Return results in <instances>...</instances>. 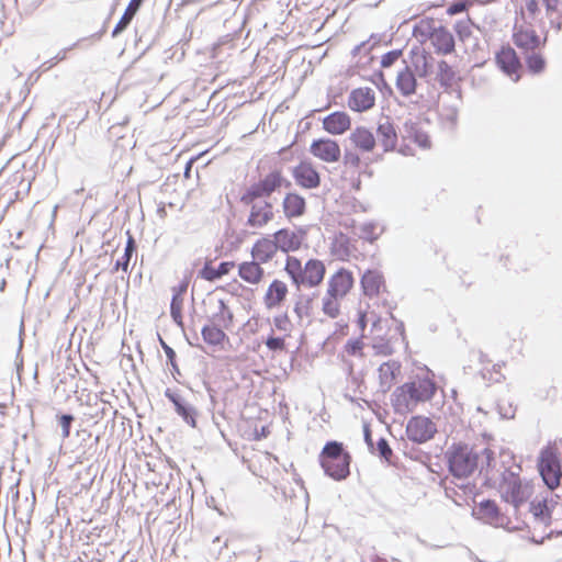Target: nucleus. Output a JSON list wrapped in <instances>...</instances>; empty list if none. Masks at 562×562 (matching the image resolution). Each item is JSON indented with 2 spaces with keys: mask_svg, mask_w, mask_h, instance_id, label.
<instances>
[{
  "mask_svg": "<svg viewBox=\"0 0 562 562\" xmlns=\"http://www.w3.org/2000/svg\"><path fill=\"white\" fill-rule=\"evenodd\" d=\"M445 459L454 479H467L480 469V474L484 475V479L492 480L495 453L490 448L477 449L465 442H453L445 452Z\"/></svg>",
  "mask_w": 562,
  "mask_h": 562,
  "instance_id": "obj_1",
  "label": "nucleus"
},
{
  "mask_svg": "<svg viewBox=\"0 0 562 562\" xmlns=\"http://www.w3.org/2000/svg\"><path fill=\"white\" fill-rule=\"evenodd\" d=\"M505 462L503 461L502 471L496 473L493 470L491 471L492 480L485 479L484 484L495 487L501 498L512 505L515 513H517L519 507L527 502V493L520 477L522 468L520 463L505 467Z\"/></svg>",
  "mask_w": 562,
  "mask_h": 562,
  "instance_id": "obj_2",
  "label": "nucleus"
},
{
  "mask_svg": "<svg viewBox=\"0 0 562 562\" xmlns=\"http://www.w3.org/2000/svg\"><path fill=\"white\" fill-rule=\"evenodd\" d=\"M436 391L437 385L431 379H417L397 386L391 396V401L396 412L412 411L411 405L430 401Z\"/></svg>",
  "mask_w": 562,
  "mask_h": 562,
  "instance_id": "obj_3",
  "label": "nucleus"
},
{
  "mask_svg": "<svg viewBox=\"0 0 562 562\" xmlns=\"http://www.w3.org/2000/svg\"><path fill=\"white\" fill-rule=\"evenodd\" d=\"M351 454L344 443L330 440L319 453V464L324 473L334 481H345L350 475Z\"/></svg>",
  "mask_w": 562,
  "mask_h": 562,
  "instance_id": "obj_4",
  "label": "nucleus"
},
{
  "mask_svg": "<svg viewBox=\"0 0 562 562\" xmlns=\"http://www.w3.org/2000/svg\"><path fill=\"white\" fill-rule=\"evenodd\" d=\"M282 171L273 169L259 181L250 184L240 195L241 203H251L252 201L270 198L272 193L281 188Z\"/></svg>",
  "mask_w": 562,
  "mask_h": 562,
  "instance_id": "obj_5",
  "label": "nucleus"
},
{
  "mask_svg": "<svg viewBox=\"0 0 562 562\" xmlns=\"http://www.w3.org/2000/svg\"><path fill=\"white\" fill-rule=\"evenodd\" d=\"M538 470L550 491H554L560 485L562 471L558 453L554 449L547 448L541 451Z\"/></svg>",
  "mask_w": 562,
  "mask_h": 562,
  "instance_id": "obj_6",
  "label": "nucleus"
},
{
  "mask_svg": "<svg viewBox=\"0 0 562 562\" xmlns=\"http://www.w3.org/2000/svg\"><path fill=\"white\" fill-rule=\"evenodd\" d=\"M495 63L498 69L513 82L521 79L524 66L518 54L510 45H503L495 53Z\"/></svg>",
  "mask_w": 562,
  "mask_h": 562,
  "instance_id": "obj_7",
  "label": "nucleus"
},
{
  "mask_svg": "<svg viewBox=\"0 0 562 562\" xmlns=\"http://www.w3.org/2000/svg\"><path fill=\"white\" fill-rule=\"evenodd\" d=\"M405 431L412 442L422 445L434 438L437 427L429 417L416 415L409 418Z\"/></svg>",
  "mask_w": 562,
  "mask_h": 562,
  "instance_id": "obj_8",
  "label": "nucleus"
},
{
  "mask_svg": "<svg viewBox=\"0 0 562 562\" xmlns=\"http://www.w3.org/2000/svg\"><path fill=\"white\" fill-rule=\"evenodd\" d=\"M472 515L493 527L509 528L508 518L501 512L498 505L493 499H484L473 509Z\"/></svg>",
  "mask_w": 562,
  "mask_h": 562,
  "instance_id": "obj_9",
  "label": "nucleus"
},
{
  "mask_svg": "<svg viewBox=\"0 0 562 562\" xmlns=\"http://www.w3.org/2000/svg\"><path fill=\"white\" fill-rule=\"evenodd\" d=\"M243 204L250 206L246 225L252 228H262L274 218L273 204L268 200H257Z\"/></svg>",
  "mask_w": 562,
  "mask_h": 562,
  "instance_id": "obj_10",
  "label": "nucleus"
},
{
  "mask_svg": "<svg viewBox=\"0 0 562 562\" xmlns=\"http://www.w3.org/2000/svg\"><path fill=\"white\" fill-rule=\"evenodd\" d=\"M165 396L172 403L178 416H180L187 425L195 428L198 418L196 408L186 398H183L178 392L171 389H166Z\"/></svg>",
  "mask_w": 562,
  "mask_h": 562,
  "instance_id": "obj_11",
  "label": "nucleus"
},
{
  "mask_svg": "<svg viewBox=\"0 0 562 562\" xmlns=\"http://www.w3.org/2000/svg\"><path fill=\"white\" fill-rule=\"evenodd\" d=\"M271 236L274 240L277 249L284 254H289L300 249L305 236V231L300 228L297 232H294L290 228H281Z\"/></svg>",
  "mask_w": 562,
  "mask_h": 562,
  "instance_id": "obj_12",
  "label": "nucleus"
},
{
  "mask_svg": "<svg viewBox=\"0 0 562 562\" xmlns=\"http://www.w3.org/2000/svg\"><path fill=\"white\" fill-rule=\"evenodd\" d=\"M310 151L313 156L326 162H337L341 157L338 142L330 138L314 139L310 146Z\"/></svg>",
  "mask_w": 562,
  "mask_h": 562,
  "instance_id": "obj_13",
  "label": "nucleus"
},
{
  "mask_svg": "<svg viewBox=\"0 0 562 562\" xmlns=\"http://www.w3.org/2000/svg\"><path fill=\"white\" fill-rule=\"evenodd\" d=\"M292 176L296 184L304 189H316L321 186V175L310 161H301L293 167Z\"/></svg>",
  "mask_w": 562,
  "mask_h": 562,
  "instance_id": "obj_14",
  "label": "nucleus"
},
{
  "mask_svg": "<svg viewBox=\"0 0 562 562\" xmlns=\"http://www.w3.org/2000/svg\"><path fill=\"white\" fill-rule=\"evenodd\" d=\"M353 285L352 273L347 269H339L328 281L327 295L344 297Z\"/></svg>",
  "mask_w": 562,
  "mask_h": 562,
  "instance_id": "obj_15",
  "label": "nucleus"
},
{
  "mask_svg": "<svg viewBox=\"0 0 562 562\" xmlns=\"http://www.w3.org/2000/svg\"><path fill=\"white\" fill-rule=\"evenodd\" d=\"M375 104V94L371 88L353 89L348 97V106L356 112H366Z\"/></svg>",
  "mask_w": 562,
  "mask_h": 562,
  "instance_id": "obj_16",
  "label": "nucleus"
},
{
  "mask_svg": "<svg viewBox=\"0 0 562 562\" xmlns=\"http://www.w3.org/2000/svg\"><path fill=\"white\" fill-rule=\"evenodd\" d=\"M323 128L331 135H341L351 127V119L344 111H335L323 119Z\"/></svg>",
  "mask_w": 562,
  "mask_h": 562,
  "instance_id": "obj_17",
  "label": "nucleus"
},
{
  "mask_svg": "<svg viewBox=\"0 0 562 562\" xmlns=\"http://www.w3.org/2000/svg\"><path fill=\"white\" fill-rule=\"evenodd\" d=\"M288 293V285L283 281L274 279L269 284L267 292L265 294V306L268 310H273L281 306V304L285 301Z\"/></svg>",
  "mask_w": 562,
  "mask_h": 562,
  "instance_id": "obj_18",
  "label": "nucleus"
},
{
  "mask_svg": "<svg viewBox=\"0 0 562 562\" xmlns=\"http://www.w3.org/2000/svg\"><path fill=\"white\" fill-rule=\"evenodd\" d=\"M282 209L288 220L301 217L306 212V200L296 192H288L283 198Z\"/></svg>",
  "mask_w": 562,
  "mask_h": 562,
  "instance_id": "obj_19",
  "label": "nucleus"
},
{
  "mask_svg": "<svg viewBox=\"0 0 562 562\" xmlns=\"http://www.w3.org/2000/svg\"><path fill=\"white\" fill-rule=\"evenodd\" d=\"M326 273L325 265L318 259H310L304 265L302 274V285L316 286L318 285Z\"/></svg>",
  "mask_w": 562,
  "mask_h": 562,
  "instance_id": "obj_20",
  "label": "nucleus"
},
{
  "mask_svg": "<svg viewBox=\"0 0 562 562\" xmlns=\"http://www.w3.org/2000/svg\"><path fill=\"white\" fill-rule=\"evenodd\" d=\"M278 249L271 235L259 238L251 248L252 259L259 263H267L272 260Z\"/></svg>",
  "mask_w": 562,
  "mask_h": 562,
  "instance_id": "obj_21",
  "label": "nucleus"
},
{
  "mask_svg": "<svg viewBox=\"0 0 562 562\" xmlns=\"http://www.w3.org/2000/svg\"><path fill=\"white\" fill-rule=\"evenodd\" d=\"M401 371V363L395 360L383 362L379 369L380 390L386 393L391 390L394 384L397 374Z\"/></svg>",
  "mask_w": 562,
  "mask_h": 562,
  "instance_id": "obj_22",
  "label": "nucleus"
},
{
  "mask_svg": "<svg viewBox=\"0 0 562 562\" xmlns=\"http://www.w3.org/2000/svg\"><path fill=\"white\" fill-rule=\"evenodd\" d=\"M438 54L448 55L454 52V37L451 32L440 25L430 38Z\"/></svg>",
  "mask_w": 562,
  "mask_h": 562,
  "instance_id": "obj_23",
  "label": "nucleus"
},
{
  "mask_svg": "<svg viewBox=\"0 0 562 562\" xmlns=\"http://www.w3.org/2000/svg\"><path fill=\"white\" fill-rule=\"evenodd\" d=\"M376 134L383 146L384 153L395 149L397 145V133L389 117H385L384 122H380L378 124Z\"/></svg>",
  "mask_w": 562,
  "mask_h": 562,
  "instance_id": "obj_24",
  "label": "nucleus"
},
{
  "mask_svg": "<svg viewBox=\"0 0 562 562\" xmlns=\"http://www.w3.org/2000/svg\"><path fill=\"white\" fill-rule=\"evenodd\" d=\"M262 263L252 259L238 265V276L250 284H258L265 277Z\"/></svg>",
  "mask_w": 562,
  "mask_h": 562,
  "instance_id": "obj_25",
  "label": "nucleus"
},
{
  "mask_svg": "<svg viewBox=\"0 0 562 562\" xmlns=\"http://www.w3.org/2000/svg\"><path fill=\"white\" fill-rule=\"evenodd\" d=\"M360 283L363 294L373 297L379 294L381 286L384 284L383 274L378 270H367L362 274Z\"/></svg>",
  "mask_w": 562,
  "mask_h": 562,
  "instance_id": "obj_26",
  "label": "nucleus"
},
{
  "mask_svg": "<svg viewBox=\"0 0 562 562\" xmlns=\"http://www.w3.org/2000/svg\"><path fill=\"white\" fill-rule=\"evenodd\" d=\"M349 139L358 149L364 153L372 151L375 146V137L373 133L363 126L355 128L351 132Z\"/></svg>",
  "mask_w": 562,
  "mask_h": 562,
  "instance_id": "obj_27",
  "label": "nucleus"
},
{
  "mask_svg": "<svg viewBox=\"0 0 562 562\" xmlns=\"http://www.w3.org/2000/svg\"><path fill=\"white\" fill-rule=\"evenodd\" d=\"M396 88L403 97H411L416 92L417 79L408 65L397 74Z\"/></svg>",
  "mask_w": 562,
  "mask_h": 562,
  "instance_id": "obj_28",
  "label": "nucleus"
},
{
  "mask_svg": "<svg viewBox=\"0 0 562 562\" xmlns=\"http://www.w3.org/2000/svg\"><path fill=\"white\" fill-rule=\"evenodd\" d=\"M94 398L95 403L93 405H88V412H86L85 415L94 419L95 423L105 417L113 422L117 415V411L114 409L110 403L98 401L97 395Z\"/></svg>",
  "mask_w": 562,
  "mask_h": 562,
  "instance_id": "obj_29",
  "label": "nucleus"
},
{
  "mask_svg": "<svg viewBox=\"0 0 562 562\" xmlns=\"http://www.w3.org/2000/svg\"><path fill=\"white\" fill-rule=\"evenodd\" d=\"M223 325H217L212 322V324H206L201 329V335L207 345L211 346H220L227 339V335L221 328Z\"/></svg>",
  "mask_w": 562,
  "mask_h": 562,
  "instance_id": "obj_30",
  "label": "nucleus"
},
{
  "mask_svg": "<svg viewBox=\"0 0 562 562\" xmlns=\"http://www.w3.org/2000/svg\"><path fill=\"white\" fill-rule=\"evenodd\" d=\"M404 132L408 138H412L422 148L430 147V138L418 125V123L408 120L403 125Z\"/></svg>",
  "mask_w": 562,
  "mask_h": 562,
  "instance_id": "obj_31",
  "label": "nucleus"
},
{
  "mask_svg": "<svg viewBox=\"0 0 562 562\" xmlns=\"http://www.w3.org/2000/svg\"><path fill=\"white\" fill-rule=\"evenodd\" d=\"M145 0H131L127 8L125 9V12L114 26L112 31V36L116 37L119 34H121L131 23L139 8L142 7L143 2Z\"/></svg>",
  "mask_w": 562,
  "mask_h": 562,
  "instance_id": "obj_32",
  "label": "nucleus"
},
{
  "mask_svg": "<svg viewBox=\"0 0 562 562\" xmlns=\"http://www.w3.org/2000/svg\"><path fill=\"white\" fill-rule=\"evenodd\" d=\"M438 26L434 18L422 19L413 27V36L419 38L422 43L431 38Z\"/></svg>",
  "mask_w": 562,
  "mask_h": 562,
  "instance_id": "obj_33",
  "label": "nucleus"
},
{
  "mask_svg": "<svg viewBox=\"0 0 562 562\" xmlns=\"http://www.w3.org/2000/svg\"><path fill=\"white\" fill-rule=\"evenodd\" d=\"M284 270L291 278L292 283L296 286V290L300 291L303 282L302 274L304 270L301 260L296 257L288 256Z\"/></svg>",
  "mask_w": 562,
  "mask_h": 562,
  "instance_id": "obj_34",
  "label": "nucleus"
},
{
  "mask_svg": "<svg viewBox=\"0 0 562 562\" xmlns=\"http://www.w3.org/2000/svg\"><path fill=\"white\" fill-rule=\"evenodd\" d=\"M411 53L415 56V58L413 60V65H414L415 71L418 75V77L419 78L428 77L432 71V63H431L434 60L432 57L425 53H422V54L415 53L414 49Z\"/></svg>",
  "mask_w": 562,
  "mask_h": 562,
  "instance_id": "obj_35",
  "label": "nucleus"
},
{
  "mask_svg": "<svg viewBox=\"0 0 562 562\" xmlns=\"http://www.w3.org/2000/svg\"><path fill=\"white\" fill-rule=\"evenodd\" d=\"M234 314L227 306L224 300H218V312L215 313L211 321L217 325H223L224 328L228 329L233 324Z\"/></svg>",
  "mask_w": 562,
  "mask_h": 562,
  "instance_id": "obj_36",
  "label": "nucleus"
},
{
  "mask_svg": "<svg viewBox=\"0 0 562 562\" xmlns=\"http://www.w3.org/2000/svg\"><path fill=\"white\" fill-rule=\"evenodd\" d=\"M456 78V72L452 67L446 61L440 60L438 63L437 80L440 86L445 89L451 88Z\"/></svg>",
  "mask_w": 562,
  "mask_h": 562,
  "instance_id": "obj_37",
  "label": "nucleus"
},
{
  "mask_svg": "<svg viewBox=\"0 0 562 562\" xmlns=\"http://www.w3.org/2000/svg\"><path fill=\"white\" fill-rule=\"evenodd\" d=\"M137 245L135 239L130 235L124 248V254H122V257L116 260L114 265V271H117L119 269H122L123 271H127L130 261L133 257V255L136 252Z\"/></svg>",
  "mask_w": 562,
  "mask_h": 562,
  "instance_id": "obj_38",
  "label": "nucleus"
},
{
  "mask_svg": "<svg viewBox=\"0 0 562 562\" xmlns=\"http://www.w3.org/2000/svg\"><path fill=\"white\" fill-rule=\"evenodd\" d=\"M531 512L537 524H548L550 519V508L547 498L533 501L531 504Z\"/></svg>",
  "mask_w": 562,
  "mask_h": 562,
  "instance_id": "obj_39",
  "label": "nucleus"
},
{
  "mask_svg": "<svg viewBox=\"0 0 562 562\" xmlns=\"http://www.w3.org/2000/svg\"><path fill=\"white\" fill-rule=\"evenodd\" d=\"M313 296L304 295L301 293V290L297 291L296 301L294 304V313L302 319L304 316H310V312L312 308Z\"/></svg>",
  "mask_w": 562,
  "mask_h": 562,
  "instance_id": "obj_40",
  "label": "nucleus"
},
{
  "mask_svg": "<svg viewBox=\"0 0 562 562\" xmlns=\"http://www.w3.org/2000/svg\"><path fill=\"white\" fill-rule=\"evenodd\" d=\"M158 341H159V345L160 347L162 348V350L165 351L166 353V357H167V364H169L171 367L170 371H171V374L173 375V378L177 379V375H181V372H180V369L178 367V363H177V353L176 351L173 350V348H171L164 339L160 335H158Z\"/></svg>",
  "mask_w": 562,
  "mask_h": 562,
  "instance_id": "obj_41",
  "label": "nucleus"
},
{
  "mask_svg": "<svg viewBox=\"0 0 562 562\" xmlns=\"http://www.w3.org/2000/svg\"><path fill=\"white\" fill-rule=\"evenodd\" d=\"M373 453H376L380 459L385 461L387 464H392L391 457L393 456V450L384 437H381L378 440Z\"/></svg>",
  "mask_w": 562,
  "mask_h": 562,
  "instance_id": "obj_42",
  "label": "nucleus"
},
{
  "mask_svg": "<svg viewBox=\"0 0 562 562\" xmlns=\"http://www.w3.org/2000/svg\"><path fill=\"white\" fill-rule=\"evenodd\" d=\"M338 296L326 295L323 299V312L331 318L339 314V304L337 303Z\"/></svg>",
  "mask_w": 562,
  "mask_h": 562,
  "instance_id": "obj_43",
  "label": "nucleus"
},
{
  "mask_svg": "<svg viewBox=\"0 0 562 562\" xmlns=\"http://www.w3.org/2000/svg\"><path fill=\"white\" fill-rule=\"evenodd\" d=\"M188 286L189 282L187 280H182L178 285L172 288L170 305H183V296L187 293Z\"/></svg>",
  "mask_w": 562,
  "mask_h": 562,
  "instance_id": "obj_44",
  "label": "nucleus"
},
{
  "mask_svg": "<svg viewBox=\"0 0 562 562\" xmlns=\"http://www.w3.org/2000/svg\"><path fill=\"white\" fill-rule=\"evenodd\" d=\"M471 25H472V22L470 19H468L465 21H458L454 24V31L460 41L464 42L472 35Z\"/></svg>",
  "mask_w": 562,
  "mask_h": 562,
  "instance_id": "obj_45",
  "label": "nucleus"
},
{
  "mask_svg": "<svg viewBox=\"0 0 562 562\" xmlns=\"http://www.w3.org/2000/svg\"><path fill=\"white\" fill-rule=\"evenodd\" d=\"M364 347V344L362 341V338L359 337V338H355V339H349L346 345H345V350L346 352L349 355V356H359V357H362L363 353H362V349Z\"/></svg>",
  "mask_w": 562,
  "mask_h": 562,
  "instance_id": "obj_46",
  "label": "nucleus"
},
{
  "mask_svg": "<svg viewBox=\"0 0 562 562\" xmlns=\"http://www.w3.org/2000/svg\"><path fill=\"white\" fill-rule=\"evenodd\" d=\"M199 277L205 281L214 282L220 280L216 268L211 265V261H206L203 268L199 271Z\"/></svg>",
  "mask_w": 562,
  "mask_h": 562,
  "instance_id": "obj_47",
  "label": "nucleus"
},
{
  "mask_svg": "<svg viewBox=\"0 0 562 562\" xmlns=\"http://www.w3.org/2000/svg\"><path fill=\"white\" fill-rule=\"evenodd\" d=\"M371 81L382 93H392L391 86L386 82L384 74L379 70L372 75Z\"/></svg>",
  "mask_w": 562,
  "mask_h": 562,
  "instance_id": "obj_48",
  "label": "nucleus"
},
{
  "mask_svg": "<svg viewBox=\"0 0 562 562\" xmlns=\"http://www.w3.org/2000/svg\"><path fill=\"white\" fill-rule=\"evenodd\" d=\"M402 55H403V49H393V50L385 53L381 58V67L390 68L400 59V57Z\"/></svg>",
  "mask_w": 562,
  "mask_h": 562,
  "instance_id": "obj_49",
  "label": "nucleus"
},
{
  "mask_svg": "<svg viewBox=\"0 0 562 562\" xmlns=\"http://www.w3.org/2000/svg\"><path fill=\"white\" fill-rule=\"evenodd\" d=\"M380 42V37L372 34L368 41L361 42L357 46L353 47L351 54L353 57L360 54L362 49H367L368 52L372 50L373 47Z\"/></svg>",
  "mask_w": 562,
  "mask_h": 562,
  "instance_id": "obj_50",
  "label": "nucleus"
},
{
  "mask_svg": "<svg viewBox=\"0 0 562 562\" xmlns=\"http://www.w3.org/2000/svg\"><path fill=\"white\" fill-rule=\"evenodd\" d=\"M265 345L271 351H281L285 348V340L283 337L274 336L271 334L267 337Z\"/></svg>",
  "mask_w": 562,
  "mask_h": 562,
  "instance_id": "obj_51",
  "label": "nucleus"
},
{
  "mask_svg": "<svg viewBox=\"0 0 562 562\" xmlns=\"http://www.w3.org/2000/svg\"><path fill=\"white\" fill-rule=\"evenodd\" d=\"M375 228L376 226L374 223H364L360 228V237L364 240L373 243L378 238V236L374 233Z\"/></svg>",
  "mask_w": 562,
  "mask_h": 562,
  "instance_id": "obj_52",
  "label": "nucleus"
},
{
  "mask_svg": "<svg viewBox=\"0 0 562 562\" xmlns=\"http://www.w3.org/2000/svg\"><path fill=\"white\" fill-rule=\"evenodd\" d=\"M546 61L543 57L539 54H533L529 56V70L538 74L544 69Z\"/></svg>",
  "mask_w": 562,
  "mask_h": 562,
  "instance_id": "obj_53",
  "label": "nucleus"
},
{
  "mask_svg": "<svg viewBox=\"0 0 562 562\" xmlns=\"http://www.w3.org/2000/svg\"><path fill=\"white\" fill-rule=\"evenodd\" d=\"M75 417L71 414H63L59 417V425L61 427L63 438H68L70 435V429Z\"/></svg>",
  "mask_w": 562,
  "mask_h": 562,
  "instance_id": "obj_54",
  "label": "nucleus"
},
{
  "mask_svg": "<svg viewBox=\"0 0 562 562\" xmlns=\"http://www.w3.org/2000/svg\"><path fill=\"white\" fill-rule=\"evenodd\" d=\"M501 370V364H494L493 366V372L487 370V369H482L481 370V375L484 380H488V381H494V382H499L501 379L503 378L502 373L499 372Z\"/></svg>",
  "mask_w": 562,
  "mask_h": 562,
  "instance_id": "obj_55",
  "label": "nucleus"
},
{
  "mask_svg": "<svg viewBox=\"0 0 562 562\" xmlns=\"http://www.w3.org/2000/svg\"><path fill=\"white\" fill-rule=\"evenodd\" d=\"M273 324L278 330L281 331H290L291 330V322L286 313L278 315L273 318Z\"/></svg>",
  "mask_w": 562,
  "mask_h": 562,
  "instance_id": "obj_56",
  "label": "nucleus"
},
{
  "mask_svg": "<svg viewBox=\"0 0 562 562\" xmlns=\"http://www.w3.org/2000/svg\"><path fill=\"white\" fill-rule=\"evenodd\" d=\"M468 10V3L465 0H457L450 3V5L447 9V13L449 15H456L462 12H465Z\"/></svg>",
  "mask_w": 562,
  "mask_h": 562,
  "instance_id": "obj_57",
  "label": "nucleus"
},
{
  "mask_svg": "<svg viewBox=\"0 0 562 562\" xmlns=\"http://www.w3.org/2000/svg\"><path fill=\"white\" fill-rule=\"evenodd\" d=\"M344 162L351 167H358L360 164V157L356 151L346 149L344 154Z\"/></svg>",
  "mask_w": 562,
  "mask_h": 562,
  "instance_id": "obj_58",
  "label": "nucleus"
},
{
  "mask_svg": "<svg viewBox=\"0 0 562 562\" xmlns=\"http://www.w3.org/2000/svg\"><path fill=\"white\" fill-rule=\"evenodd\" d=\"M170 316L179 327L183 328L182 306L170 305Z\"/></svg>",
  "mask_w": 562,
  "mask_h": 562,
  "instance_id": "obj_59",
  "label": "nucleus"
},
{
  "mask_svg": "<svg viewBox=\"0 0 562 562\" xmlns=\"http://www.w3.org/2000/svg\"><path fill=\"white\" fill-rule=\"evenodd\" d=\"M363 439L368 446L369 451L371 453H373L374 452V443H373V439H372V432H371L370 426L367 424L363 426Z\"/></svg>",
  "mask_w": 562,
  "mask_h": 562,
  "instance_id": "obj_60",
  "label": "nucleus"
},
{
  "mask_svg": "<svg viewBox=\"0 0 562 562\" xmlns=\"http://www.w3.org/2000/svg\"><path fill=\"white\" fill-rule=\"evenodd\" d=\"M234 266H235V263L233 261L220 262V265L216 267L220 278L228 274L231 272V270L234 268Z\"/></svg>",
  "mask_w": 562,
  "mask_h": 562,
  "instance_id": "obj_61",
  "label": "nucleus"
},
{
  "mask_svg": "<svg viewBox=\"0 0 562 562\" xmlns=\"http://www.w3.org/2000/svg\"><path fill=\"white\" fill-rule=\"evenodd\" d=\"M546 40V35L529 34V48L539 47L540 45L544 44Z\"/></svg>",
  "mask_w": 562,
  "mask_h": 562,
  "instance_id": "obj_62",
  "label": "nucleus"
},
{
  "mask_svg": "<svg viewBox=\"0 0 562 562\" xmlns=\"http://www.w3.org/2000/svg\"><path fill=\"white\" fill-rule=\"evenodd\" d=\"M514 43L518 47L527 49V33L519 32L514 34Z\"/></svg>",
  "mask_w": 562,
  "mask_h": 562,
  "instance_id": "obj_63",
  "label": "nucleus"
},
{
  "mask_svg": "<svg viewBox=\"0 0 562 562\" xmlns=\"http://www.w3.org/2000/svg\"><path fill=\"white\" fill-rule=\"evenodd\" d=\"M542 1L547 7L548 12H550V13L559 12L560 4H561L560 0H542Z\"/></svg>",
  "mask_w": 562,
  "mask_h": 562,
  "instance_id": "obj_64",
  "label": "nucleus"
}]
</instances>
